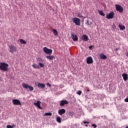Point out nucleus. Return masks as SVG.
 <instances>
[{
	"instance_id": "7",
	"label": "nucleus",
	"mask_w": 128,
	"mask_h": 128,
	"mask_svg": "<svg viewBox=\"0 0 128 128\" xmlns=\"http://www.w3.org/2000/svg\"><path fill=\"white\" fill-rule=\"evenodd\" d=\"M42 102H40V101L38 100L36 101V102H35L34 103V106H36L37 108H40V110H42V107H40V104Z\"/></svg>"
},
{
	"instance_id": "16",
	"label": "nucleus",
	"mask_w": 128,
	"mask_h": 128,
	"mask_svg": "<svg viewBox=\"0 0 128 128\" xmlns=\"http://www.w3.org/2000/svg\"><path fill=\"white\" fill-rule=\"evenodd\" d=\"M100 57L101 60H106L107 58L106 56L104 54H100Z\"/></svg>"
},
{
	"instance_id": "28",
	"label": "nucleus",
	"mask_w": 128,
	"mask_h": 128,
	"mask_svg": "<svg viewBox=\"0 0 128 128\" xmlns=\"http://www.w3.org/2000/svg\"><path fill=\"white\" fill-rule=\"evenodd\" d=\"M16 126H14V125H12V126H10V125H7L6 126V128H14Z\"/></svg>"
},
{
	"instance_id": "33",
	"label": "nucleus",
	"mask_w": 128,
	"mask_h": 128,
	"mask_svg": "<svg viewBox=\"0 0 128 128\" xmlns=\"http://www.w3.org/2000/svg\"><path fill=\"white\" fill-rule=\"evenodd\" d=\"M87 22V24H88V26H90V25L92 24L91 23L90 24V23L88 22V20H87V22Z\"/></svg>"
},
{
	"instance_id": "12",
	"label": "nucleus",
	"mask_w": 128,
	"mask_h": 128,
	"mask_svg": "<svg viewBox=\"0 0 128 128\" xmlns=\"http://www.w3.org/2000/svg\"><path fill=\"white\" fill-rule=\"evenodd\" d=\"M72 38L74 42H77V40H78V36H76V34H72Z\"/></svg>"
},
{
	"instance_id": "41",
	"label": "nucleus",
	"mask_w": 128,
	"mask_h": 128,
	"mask_svg": "<svg viewBox=\"0 0 128 128\" xmlns=\"http://www.w3.org/2000/svg\"><path fill=\"white\" fill-rule=\"evenodd\" d=\"M85 126H88V124H86Z\"/></svg>"
},
{
	"instance_id": "29",
	"label": "nucleus",
	"mask_w": 128,
	"mask_h": 128,
	"mask_svg": "<svg viewBox=\"0 0 128 128\" xmlns=\"http://www.w3.org/2000/svg\"><path fill=\"white\" fill-rule=\"evenodd\" d=\"M77 94H78V96H80L82 94V91L78 90L76 92Z\"/></svg>"
},
{
	"instance_id": "22",
	"label": "nucleus",
	"mask_w": 128,
	"mask_h": 128,
	"mask_svg": "<svg viewBox=\"0 0 128 128\" xmlns=\"http://www.w3.org/2000/svg\"><path fill=\"white\" fill-rule=\"evenodd\" d=\"M20 43L22 44H26V42L22 39H20Z\"/></svg>"
},
{
	"instance_id": "10",
	"label": "nucleus",
	"mask_w": 128,
	"mask_h": 128,
	"mask_svg": "<svg viewBox=\"0 0 128 128\" xmlns=\"http://www.w3.org/2000/svg\"><path fill=\"white\" fill-rule=\"evenodd\" d=\"M65 112H66V110L64 108L60 109L58 110V114L60 116H62V114H64Z\"/></svg>"
},
{
	"instance_id": "24",
	"label": "nucleus",
	"mask_w": 128,
	"mask_h": 128,
	"mask_svg": "<svg viewBox=\"0 0 128 128\" xmlns=\"http://www.w3.org/2000/svg\"><path fill=\"white\" fill-rule=\"evenodd\" d=\"M53 32L54 36H58V30L56 29H53Z\"/></svg>"
},
{
	"instance_id": "40",
	"label": "nucleus",
	"mask_w": 128,
	"mask_h": 128,
	"mask_svg": "<svg viewBox=\"0 0 128 128\" xmlns=\"http://www.w3.org/2000/svg\"><path fill=\"white\" fill-rule=\"evenodd\" d=\"M88 90V92H90V90H88H88Z\"/></svg>"
},
{
	"instance_id": "30",
	"label": "nucleus",
	"mask_w": 128,
	"mask_h": 128,
	"mask_svg": "<svg viewBox=\"0 0 128 128\" xmlns=\"http://www.w3.org/2000/svg\"><path fill=\"white\" fill-rule=\"evenodd\" d=\"M28 88L30 90L32 91L34 90V87L32 86H29Z\"/></svg>"
},
{
	"instance_id": "13",
	"label": "nucleus",
	"mask_w": 128,
	"mask_h": 128,
	"mask_svg": "<svg viewBox=\"0 0 128 128\" xmlns=\"http://www.w3.org/2000/svg\"><path fill=\"white\" fill-rule=\"evenodd\" d=\"M122 76L123 78V80H124V82L128 80V74L124 73V74H122Z\"/></svg>"
},
{
	"instance_id": "9",
	"label": "nucleus",
	"mask_w": 128,
	"mask_h": 128,
	"mask_svg": "<svg viewBox=\"0 0 128 128\" xmlns=\"http://www.w3.org/2000/svg\"><path fill=\"white\" fill-rule=\"evenodd\" d=\"M94 62V60H92V58L91 56H88L86 58V63L88 64H92Z\"/></svg>"
},
{
	"instance_id": "6",
	"label": "nucleus",
	"mask_w": 128,
	"mask_h": 128,
	"mask_svg": "<svg viewBox=\"0 0 128 128\" xmlns=\"http://www.w3.org/2000/svg\"><path fill=\"white\" fill-rule=\"evenodd\" d=\"M13 102V104H15L16 106H22V103L20 101L17 99H14L12 100Z\"/></svg>"
},
{
	"instance_id": "37",
	"label": "nucleus",
	"mask_w": 128,
	"mask_h": 128,
	"mask_svg": "<svg viewBox=\"0 0 128 128\" xmlns=\"http://www.w3.org/2000/svg\"><path fill=\"white\" fill-rule=\"evenodd\" d=\"M116 50L118 51V48H116Z\"/></svg>"
},
{
	"instance_id": "18",
	"label": "nucleus",
	"mask_w": 128,
	"mask_h": 128,
	"mask_svg": "<svg viewBox=\"0 0 128 128\" xmlns=\"http://www.w3.org/2000/svg\"><path fill=\"white\" fill-rule=\"evenodd\" d=\"M56 120L57 122L60 124V122H62V118H60V116H57L56 118Z\"/></svg>"
},
{
	"instance_id": "17",
	"label": "nucleus",
	"mask_w": 128,
	"mask_h": 128,
	"mask_svg": "<svg viewBox=\"0 0 128 128\" xmlns=\"http://www.w3.org/2000/svg\"><path fill=\"white\" fill-rule=\"evenodd\" d=\"M54 56H46V58H48V60H54Z\"/></svg>"
},
{
	"instance_id": "19",
	"label": "nucleus",
	"mask_w": 128,
	"mask_h": 128,
	"mask_svg": "<svg viewBox=\"0 0 128 128\" xmlns=\"http://www.w3.org/2000/svg\"><path fill=\"white\" fill-rule=\"evenodd\" d=\"M118 28L121 30H126V26H122L120 24H119Z\"/></svg>"
},
{
	"instance_id": "34",
	"label": "nucleus",
	"mask_w": 128,
	"mask_h": 128,
	"mask_svg": "<svg viewBox=\"0 0 128 128\" xmlns=\"http://www.w3.org/2000/svg\"><path fill=\"white\" fill-rule=\"evenodd\" d=\"M124 102H128V98H126V99L124 100Z\"/></svg>"
},
{
	"instance_id": "3",
	"label": "nucleus",
	"mask_w": 128,
	"mask_h": 128,
	"mask_svg": "<svg viewBox=\"0 0 128 128\" xmlns=\"http://www.w3.org/2000/svg\"><path fill=\"white\" fill-rule=\"evenodd\" d=\"M115 6L117 12H124V8L120 5L116 4Z\"/></svg>"
},
{
	"instance_id": "15",
	"label": "nucleus",
	"mask_w": 128,
	"mask_h": 128,
	"mask_svg": "<svg viewBox=\"0 0 128 128\" xmlns=\"http://www.w3.org/2000/svg\"><path fill=\"white\" fill-rule=\"evenodd\" d=\"M37 86H38L39 88H46V85L44 84L38 83Z\"/></svg>"
},
{
	"instance_id": "42",
	"label": "nucleus",
	"mask_w": 128,
	"mask_h": 128,
	"mask_svg": "<svg viewBox=\"0 0 128 128\" xmlns=\"http://www.w3.org/2000/svg\"><path fill=\"white\" fill-rule=\"evenodd\" d=\"M114 28V30L116 29V28Z\"/></svg>"
},
{
	"instance_id": "27",
	"label": "nucleus",
	"mask_w": 128,
	"mask_h": 128,
	"mask_svg": "<svg viewBox=\"0 0 128 128\" xmlns=\"http://www.w3.org/2000/svg\"><path fill=\"white\" fill-rule=\"evenodd\" d=\"M98 12L100 16H106V14H104V12H102V11H98Z\"/></svg>"
},
{
	"instance_id": "38",
	"label": "nucleus",
	"mask_w": 128,
	"mask_h": 128,
	"mask_svg": "<svg viewBox=\"0 0 128 128\" xmlns=\"http://www.w3.org/2000/svg\"><path fill=\"white\" fill-rule=\"evenodd\" d=\"M126 56H128V52L126 54Z\"/></svg>"
},
{
	"instance_id": "1",
	"label": "nucleus",
	"mask_w": 128,
	"mask_h": 128,
	"mask_svg": "<svg viewBox=\"0 0 128 128\" xmlns=\"http://www.w3.org/2000/svg\"><path fill=\"white\" fill-rule=\"evenodd\" d=\"M8 64L6 62H0V70H3V72H6L8 70Z\"/></svg>"
},
{
	"instance_id": "5",
	"label": "nucleus",
	"mask_w": 128,
	"mask_h": 128,
	"mask_svg": "<svg viewBox=\"0 0 128 128\" xmlns=\"http://www.w3.org/2000/svg\"><path fill=\"white\" fill-rule=\"evenodd\" d=\"M10 52H11V54H14L16 52V47L10 46Z\"/></svg>"
},
{
	"instance_id": "2",
	"label": "nucleus",
	"mask_w": 128,
	"mask_h": 128,
	"mask_svg": "<svg viewBox=\"0 0 128 128\" xmlns=\"http://www.w3.org/2000/svg\"><path fill=\"white\" fill-rule=\"evenodd\" d=\"M43 50L46 54H52V49H48L46 47H44L43 48Z\"/></svg>"
},
{
	"instance_id": "4",
	"label": "nucleus",
	"mask_w": 128,
	"mask_h": 128,
	"mask_svg": "<svg viewBox=\"0 0 128 128\" xmlns=\"http://www.w3.org/2000/svg\"><path fill=\"white\" fill-rule=\"evenodd\" d=\"M73 22L76 24V26H80V20L78 18H74L72 20Z\"/></svg>"
},
{
	"instance_id": "36",
	"label": "nucleus",
	"mask_w": 128,
	"mask_h": 128,
	"mask_svg": "<svg viewBox=\"0 0 128 128\" xmlns=\"http://www.w3.org/2000/svg\"><path fill=\"white\" fill-rule=\"evenodd\" d=\"M92 46H89V48L90 49V50H92Z\"/></svg>"
},
{
	"instance_id": "39",
	"label": "nucleus",
	"mask_w": 128,
	"mask_h": 128,
	"mask_svg": "<svg viewBox=\"0 0 128 128\" xmlns=\"http://www.w3.org/2000/svg\"><path fill=\"white\" fill-rule=\"evenodd\" d=\"M70 114H71V116H72L73 113L72 112H70Z\"/></svg>"
},
{
	"instance_id": "14",
	"label": "nucleus",
	"mask_w": 128,
	"mask_h": 128,
	"mask_svg": "<svg viewBox=\"0 0 128 128\" xmlns=\"http://www.w3.org/2000/svg\"><path fill=\"white\" fill-rule=\"evenodd\" d=\"M82 40H84V42H88V36L86 34H84L82 36Z\"/></svg>"
},
{
	"instance_id": "8",
	"label": "nucleus",
	"mask_w": 128,
	"mask_h": 128,
	"mask_svg": "<svg viewBox=\"0 0 128 128\" xmlns=\"http://www.w3.org/2000/svg\"><path fill=\"white\" fill-rule=\"evenodd\" d=\"M114 12H112L109 14H106V18L108 20H110V18H114Z\"/></svg>"
},
{
	"instance_id": "35",
	"label": "nucleus",
	"mask_w": 128,
	"mask_h": 128,
	"mask_svg": "<svg viewBox=\"0 0 128 128\" xmlns=\"http://www.w3.org/2000/svg\"><path fill=\"white\" fill-rule=\"evenodd\" d=\"M84 124H90V122H88L84 121Z\"/></svg>"
},
{
	"instance_id": "20",
	"label": "nucleus",
	"mask_w": 128,
	"mask_h": 128,
	"mask_svg": "<svg viewBox=\"0 0 128 128\" xmlns=\"http://www.w3.org/2000/svg\"><path fill=\"white\" fill-rule=\"evenodd\" d=\"M22 86H23V88H28L30 86L28 84H26L24 83L22 84Z\"/></svg>"
},
{
	"instance_id": "21",
	"label": "nucleus",
	"mask_w": 128,
	"mask_h": 128,
	"mask_svg": "<svg viewBox=\"0 0 128 128\" xmlns=\"http://www.w3.org/2000/svg\"><path fill=\"white\" fill-rule=\"evenodd\" d=\"M32 66L34 68H40V66L36 64H32Z\"/></svg>"
},
{
	"instance_id": "25",
	"label": "nucleus",
	"mask_w": 128,
	"mask_h": 128,
	"mask_svg": "<svg viewBox=\"0 0 128 128\" xmlns=\"http://www.w3.org/2000/svg\"><path fill=\"white\" fill-rule=\"evenodd\" d=\"M38 65L40 68H44V64L43 63H42V62H39Z\"/></svg>"
},
{
	"instance_id": "11",
	"label": "nucleus",
	"mask_w": 128,
	"mask_h": 128,
	"mask_svg": "<svg viewBox=\"0 0 128 128\" xmlns=\"http://www.w3.org/2000/svg\"><path fill=\"white\" fill-rule=\"evenodd\" d=\"M68 104V102L66 100H62L60 101V106H64V104Z\"/></svg>"
},
{
	"instance_id": "26",
	"label": "nucleus",
	"mask_w": 128,
	"mask_h": 128,
	"mask_svg": "<svg viewBox=\"0 0 128 128\" xmlns=\"http://www.w3.org/2000/svg\"><path fill=\"white\" fill-rule=\"evenodd\" d=\"M44 116H52V114L51 112H46L44 114Z\"/></svg>"
},
{
	"instance_id": "32",
	"label": "nucleus",
	"mask_w": 128,
	"mask_h": 128,
	"mask_svg": "<svg viewBox=\"0 0 128 128\" xmlns=\"http://www.w3.org/2000/svg\"><path fill=\"white\" fill-rule=\"evenodd\" d=\"M46 85H47L48 86H49L50 88V86H52V85H50V83H47V84H46Z\"/></svg>"
},
{
	"instance_id": "23",
	"label": "nucleus",
	"mask_w": 128,
	"mask_h": 128,
	"mask_svg": "<svg viewBox=\"0 0 128 128\" xmlns=\"http://www.w3.org/2000/svg\"><path fill=\"white\" fill-rule=\"evenodd\" d=\"M37 62H44V60L42 59V58L38 57L36 58Z\"/></svg>"
},
{
	"instance_id": "31",
	"label": "nucleus",
	"mask_w": 128,
	"mask_h": 128,
	"mask_svg": "<svg viewBox=\"0 0 128 128\" xmlns=\"http://www.w3.org/2000/svg\"><path fill=\"white\" fill-rule=\"evenodd\" d=\"M92 126H93L94 128H96V124H92Z\"/></svg>"
}]
</instances>
